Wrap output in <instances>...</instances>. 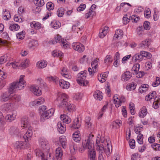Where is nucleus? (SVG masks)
I'll use <instances>...</instances> for the list:
<instances>
[{
  "mask_svg": "<svg viewBox=\"0 0 160 160\" xmlns=\"http://www.w3.org/2000/svg\"><path fill=\"white\" fill-rule=\"evenodd\" d=\"M24 76H21L18 82H13L9 85L7 92L2 94L0 100L1 102H5L10 99L12 96L11 94L17 90L22 89L26 85V82L23 80Z\"/></svg>",
  "mask_w": 160,
  "mask_h": 160,
  "instance_id": "obj_1",
  "label": "nucleus"
},
{
  "mask_svg": "<svg viewBox=\"0 0 160 160\" xmlns=\"http://www.w3.org/2000/svg\"><path fill=\"white\" fill-rule=\"evenodd\" d=\"M59 102V107L67 109L69 112L75 110V106L70 103L67 102L68 101V96L65 93L60 94L57 98Z\"/></svg>",
  "mask_w": 160,
  "mask_h": 160,
  "instance_id": "obj_2",
  "label": "nucleus"
},
{
  "mask_svg": "<svg viewBox=\"0 0 160 160\" xmlns=\"http://www.w3.org/2000/svg\"><path fill=\"white\" fill-rule=\"evenodd\" d=\"M46 110L45 106H42L39 108V110L40 112H41L42 111V112L40 119V120L42 122H43L45 120L48 119L52 116L54 112V110L53 108L45 111Z\"/></svg>",
  "mask_w": 160,
  "mask_h": 160,
  "instance_id": "obj_3",
  "label": "nucleus"
},
{
  "mask_svg": "<svg viewBox=\"0 0 160 160\" xmlns=\"http://www.w3.org/2000/svg\"><path fill=\"white\" fill-rule=\"evenodd\" d=\"M87 71L84 70L80 72L78 74V78L77 79V81L80 85L86 86L88 83V81L85 79L87 75Z\"/></svg>",
  "mask_w": 160,
  "mask_h": 160,
  "instance_id": "obj_4",
  "label": "nucleus"
},
{
  "mask_svg": "<svg viewBox=\"0 0 160 160\" xmlns=\"http://www.w3.org/2000/svg\"><path fill=\"white\" fill-rule=\"evenodd\" d=\"M66 39H62L61 37L59 35H57L56 37L54 38V40H51L49 41V43L50 44H55L56 43H59L61 46H63V47L66 48L67 47V43L66 42Z\"/></svg>",
  "mask_w": 160,
  "mask_h": 160,
  "instance_id": "obj_5",
  "label": "nucleus"
},
{
  "mask_svg": "<svg viewBox=\"0 0 160 160\" xmlns=\"http://www.w3.org/2000/svg\"><path fill=\"white\" fill-rule=\"evenodd\" d=\"M93 137V135L90 134L87 139L82 141V144L84 147L88 148L89 153V151L91 150H94L95 152V150L92 149V143L91 142V140Z\"/></svg>",
  "mask_w": 160,
  "mask_h": 160,
  "instance_id": "obj_6",
  "label": "nucleus"
},
{
  "mask_svg": "<svg viewBox=\"0 0 160 160\" xmlns=\"http://www.w3.org/2000/svg\"><path fill=\"white\" fill-rule=\"evenodd\" d=\"M39 142L41 147L45 150L47 153H48L50 148L48 141L45 138H41L39 139Z\"/></svg>",
  "mask_w": 160,
  "mask_h": 160,
  "instance_id": "obj_7",
  "label": "nucleus"
},
{
  "mask_svg": "<svg viewBox=\"0 0 160 160\" xmlns=\"http://www.w3.org/2000/svg\"><path fill=\"white\" fill-rule=\"evenodd\" d=\"M107 145L106 148L105 149L104 148V146L102 144L99 146L98 147L96 148V149L97 150L99 151V152H100V153H102L103 151H104L107 156H108L110 153V148H112V146L109 142H107Z\"/></svg>",
  "mask_w": 160,
  "mask_h": 160,
  "instance_id": "obj_8",
  "label": "nucleus"
},
{
  "mask_svg": "<svg viewBox=\"0 0 160 160\" xmlns=\"http://www.w3.org/2000/svg\"><path fill=\"white\" fill-rule=\"evenodd\" d=\"M34 152L36 156L41 157L42 160H48L47 158H49L51 157L50 153H49L48 155L47 154V157H46L45 154L38 149H36Z\"/></svg>",
  "mask_w": 160,
  "mask_h": 160,
  "instance_id": "obj_9",
  "label": "nucleus"
},
{
  "mask_svg": "<svg viewBox=\"0 0 160 160\" xmlns=\"http://www.w3.org/2000/svg\"><path fill=\"white\" fill-rule=\"evenodd\" d=\"M73 48L78 52H82L84 50V47L82 44L79 43L74 42L72 44Z\"/></svg>",
  "mask_w": 160,
  "mask_h": 160,
  "instance_id": "obj_10",
  "label": "nucleus"
},
{
  "mask_svg": "<svg viewBox=\"0 0 160 160\" xmlns=\"http://www.w3.org/2000/svg\"><path fill=\"white\" fill-rule=\"evenodd\" d=\"M32 133V128H28V130L23 136V138L26 142H28L31 139Z\"/></svg>",
  "mask_w": 160,
  "mask_h": 160,
  "instance_id": "obj_11",
  "label": "nucleus"
},
{
  "mask_svg": "<svg viewBox=\"0 0 160 160\" xmlns=\"http://www.w3.org/2000/svg\"><path fill=\"white\" fill-rule=\"evenodd\" d=\"M30 91L34 95L39 96L42 94L41 90L37 86H32L30 88Z\"/></svg>",
  "mask_w": 160,
  "mask_h": 160,
  "instance_id": "obj_12",
  "label": "nucleus"
},
{
  "mask_svg": "<svg viewBox=\"0 0 160 160\" xmlns=\"http://www.w3.org/2000/svg\"><path fill=\"white\" fill-rule=\"evenodd\" d=\"M58 84H59L61 88L63 89H67L69 87V82L63 80L58 79Z\"/></svg>",
  "mask_w": 160,
  "mask_h": 160,
  "instance_id": "obj_13",
  "label": "nucleus"
},
{
  "mask_svg": "<svg viewBox=\"0 0 160 160\" xmlns=\"http://www.w3.org/2000/svg\"><path fill=\"white\" fill-rule=\"evenodd\" d=\"M16 116V112L15 111H13L12 114L7 115L4 118V119H5L8 122H11L15 119Z\"/></svg>",
  "mask_w": 160,
  "mask_h": 160,
  "instance_id": "obj_14",
  "label": "nucleus"
},
{
  "mask_svg": "<svg viewBox=\"0 0 160 160\" xmlns=\"http://www.w3.org/2000/svg\"><path fill=\"white\" fill-rule=\"evenodd\" d=\"M132 75L129 71H126L121 76V80L123 81L129 80L131 77Z\"/></svg>",
  "mask_w": 160,
  "mask_h": 160,
  "instance_id": "obj_15",
  "label": "nucleus"
},
{
  "mask_svg": "<svg viewBox=\"0 0 160 160\" xmlns=\"http://www.w3.org/2000/svg\"><path fill=\"white\" fill-rule=\"evenodd\" d=\"M21 123L22 127L24 128H29L30 123L28 121V118L27 117H23L21 119Z\"/></svg>",
  "mask_w": 160,
  "mask_h": 160,
  "instance_id": "obj_16",
  "label": "nucleus"
},
{
  "mask_svg": "<svg viewBox=\"0 0 160 160\" xmlns=\"http://www.w3.org/2000/svg\"><path fill=\"white\" fill-rule=\"evenodd\" d=\"M63 124L61 122H58L57 125V128L58 131L60 133L63 134L66 131L65 125L63 123Z\"/></svg>",
  "mask_w": 160,
  "mask_h": 160,
  "instance_id": "obj_17",
  "label": "nucleus"
},
{
  "mask_svg": "<svg viewBox=\"0 0 160 160\" xmlns=\"http://www.w3.org/2000/svg\"><path fill=\"white\" fill-rule=\"evenodd\" d=\"M62 156V151L60 147H58L56 150L55 156L57 160H61Z\"/></svg>",
  "mask_w": 160,
  "mask_h": 160,
  "instance_id": "obj_18",
  "label": "nucleus"
},
{
  "mask_svg": "<svg viewBox=\"0 0 160 160\" xmlns=\"http://www.w3.org/2000/svg\"><path fill=\"white\" fill-rule=\"evenodd\" d=\"M132 60L135 62H139L143 60L142 56L141 55V52L140 53L135 54L132 57Z\"/></svg>",
  "mask_w": 160,
  "mask_h": 160,
  "instance_id": "obj_19",
  "label": "nucleus"
},
{
  "mask_svg": "<svg viewBox=\"0 0 160 160\" xmlns=\"http://www.w3.org/2000/svg\"><path fill=\"white\" fill-rule=\"evenodd\" d=\"M69 148L71 153L72 155L76 153V151L77 150L76 145L73 142H72L69 145Z\"/></svg>",
  "mask_w": 160,
  "mask_h": 160,
  "instance_id": "obj_20",
  "label": "nucleus"
},
{
  "mask_svg": "<svg viewBox=\"0 0 160 160\" xmlns=\"http://www.w3.org/2000/svg\"><path fill=\"white\" fill-rule=\"evenodd\" d=\"M81 122H79L78 118L75 119L73 122V124L71 126V127L75 129H77L81 126Z\"/></svg>",
  "mask_w": 160,
  "mask_h": 160,
  "instance_id": "obj_21",
  "label": "nucleus"
},
{
  "mask_svg": "<svg viewBox=\"0 0 160 160\" xmlns=\"http://www.w3.org/2000/svg\"><path fill=\"white\" fill-rule=\"evenodd\" d=\"M108 27H105L103 29H101L100 32H101L99 33V37L102 38H103L108 33Z\"/></svg>",
  "mask_w": 160,
  "mask_h": 160,
  "instance_id": "obj_22",
  "label": "nucleus"
},
{
  "mask_svg": "<svg viewBox=\"0 0 160 160\" xmlns=\"http://www.w3.org/2000/svg\"><path fill=\"white\" fill-rule=\"evenodd\" d=\"M59 142L62 145V147L65 148L66 147V138L65 136H62L59 138Z\"/></svg>",
  "mask_w": 160,
  "mask_h": 160,
  "instance_id": "obj_23",
  "label": "nucleus"
},
{
  "mask_svg": "<svg viewBox=\"0 0 160 160\" xmlns=\"http://www.w3.org/2000/svg\"><path fill=\"white\" fill-rule=\"evenodd\" d=\"M150 41L149 40H146L145 41H143L139 44L140 47L142 49L148 48L150 45Z\"/></svg>",
  "mask_w": 160,
  "mask_h": 160,
  "instance_id": "obj_24",
  "label": "nucleus"
},
{
  "mask_svg": "<svg viewBox=\"0 0 160 160\" xmlns=\"http://www.w3.org/2000/svg\"><path fill=\"white\" fill-rule=\"evenodd\" d=\"M102 92L100 91H97L95 92L93 96L95 99L100 101L102 98Z\"/></svg>",
  "mask_w": 160,
  "mask_h": 160,
  "instance_id": "obj_25",
  "label": "nucleus"
},
{
  "mask_svg": "<svg viewBox=\"0 0 160 160\" xmlns=\"http://www.w3.org/2000/svg\"><path fill=\"white\" fill-rule=\"evenodd\" d=\"M41 24L38 22L33 21L30 23V26L32 28H35L36 29H39L41 28Z\"/></svg>",
  "mask_w": 160,
  "mask_h": 160,
  "instance_id": "obj_26",
  "label": "nucleus"
},
{
  "mask_svg": "<svg viewBox=\"0 0 160 160\" xmlns=\"http://www.w3.org/2000/svg\"><path fill=\"white\" fill-rule=\"evenodd\" d=\"M60 118L62 120L63 122L67 123H69L71 122V120L68 116L65 114L61 115L60 116Z\"/></svg>",
  "mask_w": 160,
  "mask_h": 160,
  "instance_id": "obj_27",
  "label": "nucleus"
},
{
  "mask_svg": "<svg viewBox=\"0 0 160 160\" xmlns=\"http://www.w3.org/2000/svg\"><path fill=\"white\" fill-rule=\"evenodd\" d=\"M37 67L39 68H42L47 65V62L44 60L39 61L37 64Z\"/></svg>",
  "mask_w": 160,
  "mask_h": 160,
  "instance_id": "obj_28",
  "label": "nucleus"
},
{
  "mask_svg": "<svg viewBox=\"0 0 160 160\" xmlns=\"http://www.w3.org/2000/svg\"><path fill=\"white\" fill-rule=\"evenodd\" d=\"M19 132V130L17 127L12 126L10 129V133L12 135H17Z\"/></svg>",
  "mask_w": 160,
  "mask_h": 160,
  "instance_id": "obj_29",
  "label": "nucleus"
},
{
  "mask_svg": "<svg viewBox=\"0 0 160 160\" xmlns=\"http://www.w3.org/2000/svg\"><path fill=\"white\" fill-rule=\"evenodd\" d=\"M147 113V111L146 108L145 107H143L140 112H139V116L141 118H143L145 116Z\"/></svg>",
  "mask_w": 160,
  "mask_h": 160,
  "instance_id": "obj_30",
  "label": "nucleus"
},
{
  "mask_svg": "<svg viewBox=\"0 0 160 160\" xmlns=\"http://www.w3.org/2000/svg\"><path fill=\"white\" fill-rule=\"evenodd\" d=\"M44 102V100L43 98H39L33 102V105L34 106L35 105L38 106L43 104Z\"/></svg>",
  "mask_w": 160,
  "mask_h": 160,
  "instance_id": "obj_31",
  "label": "nucleus"
},
{
  "mask_svg": "<svg viewBox=\"0 0 160 160\" xmlns=\"http://www.w3.org/2000/svg\"><path fill=\"white\" fill-rule=\"evenodd\" d=\"M98 60L94 59L91 63V66L92 70H93V72H96L98 70H97L98 62Z\"/></svg>",
  "mask_w": 160,
  "mask_h": 160,
  "instance_id": "obj_32",
  "label": "nucleus"
},
{
  "mask_svg": "<svg viewBox=\"0 0 160 160\" xmlns=\"http://www.w3.org/2000/svg\"><path fill=\"white\" fill-rule=\"evenodd\" d=\"M140 52L143 59L144 57L147 58H150L152 57V55L150 52L145 51H141Z\"/></svg>",
  "mask_w": 160,
  "mask_h": 160,
  "instance_id": "obj_33",
  "label": "nucleus"
},
{
  "mask_svg": "<svg viewBox=\"0 0 160 160\" xmlns=\"http://www.w3.org/2000/svg\"><path fill=\"white\" fill-rule=\"evenodd\" d=\"M125 101V98L123 97H121L118 100H117L115 102V104L116 107L118 108L121 105V103L122 102H124Z\"/></svg>",
  "mask_w": 160,
  "mask_h": 160,
  "instance_id": "obj_34",
  "label": "nucleus"
},
{
  "mask_svg": "<svg viewBox=\"0 0 160 160\" xmlns=\"http://www.w3.org/2000/svg\"><path fill=\"white\" fill-rule=\"evenodd\" d=\"M9 29L12 31L18 30L20 28V26L17 24H11L9 26Z\"/></svg>",
  "mask_w": 160,
  "mask_h": 160,
  "instance_id": "obj_35",
  "label": "nucleus"
},
{
  "mask_svg": "<svg viewBox=\"0 0 160 160\" xmlns=\"http://www.w3.org/2000/svg\"><path fill=\"white\" fill-rule=\"evenodd\" d=\"M148 85L147 84H143L141 85L139 88V90L141 93H143L147 91Z\"/></svg>",
  "mask_w": 160,
  "mask_h": 160,
  "instance_id": "obj_36",
  "label": "nucleus"
},
{
  "mask_svg": "<svg viewBox=\"0 0 160 160\" xmlns=\"http://www.w3.org/2000/svg\"><path fill=\"white\" fill-rule=\"evenodd\" d=\"M112 61V57L110 55H107L104 60V62L106 64L108 65L111 63Z\"/></svg>",
  "mask_w": 160,
  "mask_h": 160,
  "instance_id": "obj_37",
  "label": "nucleus"
},
{
  "mask_svg": "<svg viewBox=\"0 0 160 160\" xmlns=\"http://www.w3.org/2000/svg\"><path fill=\"white\" fill-rule=\"evenodd\" d=\"M156 95V92L155 91L152 92L151 94H148L145 98V100L148 101H150L152 98H154V96Z\"/></svg>",
  "mask_w": 160,
  "mask_h": 160,
  "instance_id": "obj_38",
  "label": "nucleus"
},
{
  "mask_svg": "<svg viewBox=\"0 0 160 160\" xmlns=\"http://www.w3.org/2000/svg\"><path fill=\"white\" fill-rule=\"evenodd\" d=\"M89 156L90 160H95L96 152L94 150L89 151Z\"/></svg>",
  "mask_w": 160,
  "mask_h": 160,
  "instance_id": "obj_39",
  "label": "nucleus"
},
{
  "mask_svg": "<svg viewBox=\"0 0 160 160\" xmlns=\"http://www.w3.org/2000/svg\"><path fill=\"white\" fill-rule=\"evenodd\" d=\"M62 53L58 50L53 51L52 55L54 57H61L62 56Z\"/></svg>",
  "mask_w": 160,
  "mask_h": 160,
  "instance_id": "obj_40",
  "label": "nucleus"
},
{
  "mask_svg": "<svg viewBox=\"0 0 160 160\" xmlns=\"http://www.w3.org/2000/svg\"><path fill=\"white\" fill-rule=\"evenodd\" d=\"M29 63V60L25 59L23 60L20 64V66L23 67H28Z\"/></svg>",
  "mask_w": 160,
  "mask_h": 160,
  "instance_id": "obj_41",
  "label": "nucleus"
},
{
  "mask_svg": "<svg viewBox=\"0 0 160 160\" xmlns=\"http://www.w3.org/2000/svg\"><path fill=\"white\" fill-rule=\"evenodd\" d=\"M24 144V143L22 141H17L15 143L14 146L16 148L22 149Z\"/></svg>",
  "mask_w": 160,
  "mask_h": 160,
  "instance_id": "obj_42",
  "label": "nucleus"
},
{
  "mask_svg": "<svg viewBox=\"0 0 160 160\" xmlns=\"http://www.w3.org/2000/svg\"><path fill=\"white\" fill-rule=\"evenodd\" d=\"M116 35H117V38H118L119 36L121 37H122L123 35V32L122 30L119 29L117 30L116 31L114 35V36L115 37Z\"/></svg>",
  "mask_w": 160,
  "mask_h": 160,
  "instance_id": "obj_43",
  "label": "nucleus"
},
{
  "mask_svg": "<svg viewBox=\"0 0 160 160\" xmlns=\"http://www.w3.org/2000/svg\"><path fill=\"white\" fill-rule=\"evenodd\" d=\"M64 9L63 8H60L57 11V15L59 17H61L64 14Z\"/></svg>",
  "mask_w": 160,
  "mask_h": 160,
  "instance_id": "obj_44",
  "label": "nucleus"
},
{
  "mask_svg": "<svg viewBox=\"0 0 160 160\" xmlns=\"http://www.w3.org/2000/svg\"><path fill=\"white\" fill-rule=\"evenodd\" d=\"M25 35V32L22 31L21 32H18L17 34V38L19 39L20 40L23 39Z\"/></svg>",
  "mask_w": 160,
  "mask_h": 160,
  "instance_id": "obj_45",
  "label": "nucleus"
},
{
  "mask_svg": "<svg viewBox=\"0 0 160 160\" xmlns=\"http://www.w3.org/2000/svg\"><path fill=\"white\" fill-rule=\"evenodd\" d=\"M122 124V121L120 120H116L113 122L112 123V128H114V125H117L118 126H116V128H118L120 127V124L121 125Z\"/></svg>",
  "mask_w": 160,
  "mask_h": 160,
  "instance_id": "obj_46",
  "label": "nucleus"
},
{
  "mask_svg": "<svg viewBox=\"0 0 160 160\" xmlns=\"http://www.w3.org/2000/svg\"><path fill=\"white\" fill-rule=\"evenodd\" d=\"M143 135L141 133H139L137 137V140L138 142L140 144H141L143 143Z\"/></svg>",
  "mask_w": 160,
  "mask_h": 160,
  "instance_id": "obj_47",
  "label": "nucleus"
},
{
  "mask_svg": "<svg viewBox=\"0 0 160 160\" xmlns=\"http://www.w3.org/2000/svg\"><path fill=\"white\" fill-rule=\"evenodd\" d=\"M47 79L49 81H52L53 82L55 83L56 84H58V78L55 77V78L53 77L52 76L48 77L47 78Z\"/></svg>",
  "mask_w": 160,
  "mask_h": 160,
  "instance_id": "obj_48",
  "label": "nucleus"
},
{
  "mask_svg": "<svg viewBox=\"0 0 160 160\" xmlns=\"http://www.w3.org/2000/svg\"><path fill=\"white\" fill-rule=\"evenodd\" d=\"M51 24L52 27L55 29L58 28L60 25V23L59 22H53Z\"/></svg>",
  "mask_w": 160,
  "mask_h": 160,
  "instance_id": "obj_49",
  "label": "nucleus"
},
{
  "mask_svg": "<svg viewBox=\"0 0 160 160\" xmlns=\"http://www.w3.org/2000/svg\"><path fill=\"white\" fill-rule=\"evenodd\" d=\"M150 14L151 11L149 8H148L145 10L144 15L146 18H149L150 17Z\"/></svg>",
  "mask_w": 160,
  "mask_h": 160,
  "instance_id": "obj_50",
  "label": "nucleus"
},
{
  "mask_svg": "<svg viewBox=\"0 0 160 160\" xmlns=\"http://www.w3.org/2000/svg\"><path fill=\"white\" fill-rule=\"evenodd\" d=\"M160 84V78L158 77H156L155 81L153 83L152 86L154 87H156L159 85Z\"/></svg>",
  "mask_w": 160,
  "mask_h": 160,
  "instance_id": "obj_51",
  "label": "nucleus"
},
{
  "mask_svg": "<svg viewBox=\"0 0 160 160\" xmlns=\"http://www.w3.org/2000/svg\"><path fill=\"white\" fill-rule=\"evenodd\" d=\"M46 7L48 10H51L54 8V6L53 3L51 2H49L47 3Z\"/></svg>",
  "mask_w": 160,
  "mask_h": 160,
  "instance_id": "obj_52",
  "label": "nucleus"
},
{
  "mask_svg": "<svg viewBox=\"0 0 160 160\" xmlns=\"http://www.w3.org/2000/svg\"><path fill=\"white\" fill-rule=\"evenodd\" d=\"M5 123L4 118L2 113L0 111V126H2Z\"/></svg>",
  "mask_w": 160,
  "mask_h": 160,
  "instance_id": "obj_53",
  "label": "nucleus"
},
{
  "mask_svg": "<svg viewBox=\"0 0 160 160\" xmlns=\"http://www.w3.org/2000/svg\"><path fill=\"white\" fill-rule=\"evenodd\" d=\"M140 67V65L139 64L137 63L133 65L132 69L135 73H137L139 71Z\"/></svg>",
  "mask_w": 160,
  "mask_h": 160,
  "instance_id": "obj_54",
  "label": "nucleus"
},
{
  "mask_svg": "<svg viewBox=\"0 0 160 160\" xmlns=\"http://www.w3.org/2000/svg\"><path fill=\"white\" fill-rule=\"evenodd\" d=\"M35 3L37 6L40 7L42 6L44 4V2L43 0H37Z\"/></svg>",
  "mask_w": 160,
  "mask_h": 160,
  "instance_id": "obj_55",
  "label": "nucleus"
},
{
  "mask_svg": "<svg viewBox=\"0 0 160 160\" xmlns=\"http://www.w3.org/2000/svg\"><path fill=\"white\" fill-rule=\"evenodd\" d=\"M7 55H5L0 57V64L5 62L7 61Z\"/></svg>",
  "mask_w": 160,
  "mask_h": 160,
  "instance_id": "obj_56",
  "label": "nucleus"
},
{
  "mask_svg": "<svg viewBox=\"0 0 160 160\" xmlns=\"http://www.w3.org/2000/svg\"><path fill=\"white\" fill-rule=\"evenodd\" d=\"M12 107L11 103H7L4 105V109L5 111H8Z\"/></svg>",
  "mask_w": 160,
  "mask_h": 160,
  "instance_id": "obj_57",
  "label": "nucleus"
},
{
  "mask_svg": "<svg viewBox=\"0 0 160 160\" xmlns=\"http://www.w3.org/2000/svg\"><path fill=\"white\" fill-rule=\"evenodd\" d=\"M76 135L73 134V139L75 142H78L80 140L81 138L80 137V135Z\"/></svg>",
  "mask_w": 160,
  "mask_h": 160,
  "instance_id": "obj_58",
  "label": "nucleus"
},
{
  "mask_svg": "<svg viewBox=\"0 0 160 160\" xmlns=\"http://www.w3.org/2000/svg\"><path fill=\"white\" fill-rule=\"evenodd\" d=\"M10 63L12 65V67L13 68H15L16 67L20 66V64L16 61L10 62Z\"/></svg>",
  "mask_w": 160,
  "mask_h": 160,
  "instance_id": "obj_59",
  "label": "nucleus"
},
{
  "mask_svg": "<svg viewBox=\"0 0 160 160\" xmlns=\"http://www.w3.org/2000/svg\"><path fill=\"white\" fill-rule=\"evenodd\" d=\"M135 141L132 139L129 142V145L131 148L133 149L135 147Z\"/></svg>",
  "mask_w": 160,
  "mask_h": 160,
  "instance_id": "obj_60",
  "label": "nucleus"
},
{
  "mask_svg": "<svg viewBox=\"0 0 160 160\" xmlns=\"http://www.w3.org/2000/svg\"><path fill=\"white\" fill-rule=\"evenodd\" d=\"M95 14V12L94 11H89L88 13H87L86 14L85 18H88L90 16L92 17Z\"/></svg>",
  "mask_w": 160,
  "mask_h": 160,
  "instance_id": "obj_61",
  "label": "nucleus"
},
{
  "mask_svg": "<svg viewBox=\"0 0 160 160\" xmlns=\"http://www.w3.org/2000/svg\"><path fill=\"white\" fill-rule=\"evenodd\" d=\"M150 23L149 22H145L143 23V27L144 29L146 30H149L150 28Z\"/></svg>",
  "mask_w": 160,
  "mask_h": 160,
  "instance_id": "obj_62",
  "label": "nucleus"
},
{
  "mask_svg": "<svg viewBox=\"0 0 160 160\" xmlns=\"http://www.w3.org/2000/svg\"><path fill=\"white\" fill-rule=\"evenodd\" d=\"M6 77V73L1 70H0V79H5Z\"/></svg>",
  "mask_w": 160,
  "mask_h": 160,
  "instance_id": "obj_63",
  "label": "nucleus"
},
{
  "mask_svg": "<svg viewBox=\"0 0 160 160\" xmlns=\"http://www.w3.org/2000/svg\"><path fill=\"white\" fill-rule=\"evenodd\" d=\"M151 147L154 150H157L159 149L160 147V145L156 143H154L151 145Z\"/></svg>",
  "mask_w": 160,
  "mask_h": 160,
  "instance_id": "obj_64",
  "label": "nucleus"
}]
</instances>
